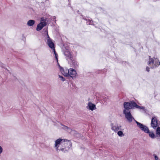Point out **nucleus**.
I'll return each instance as SVG.
<instances>
[{"label": "nucleus", "mask_w": 160, "mask_h": 160, "mask_svg": "<svg viewBox=\"0 0 160 160\" xmlns=\"http://www.w3.org/2000/svg\"><path fill=\"white\" fill-rule=\"evenodd\" d=\"M86 108L92 111H93L96 109L95 105L92 103L91 102H88Z\"/></svg>", "instance_id": "9d476101"}, {"label": "nucleus", "mask_w": 160, "mask_h": 160, "mask_svg": "<svg viewBox=\"0 0 160 160\" xmlns=\"http://www.w3.org/2000/svg\"><path fill=\"white\" fill-rule=\"evenodd\" d=\"M57 63H58V66L60 67V68H61V67L60 66L59 64V63H58V62H57Z\"/></svg>", "instance_id": "c756f323"}, {"label": "nucleus", "mask_w": 160, "mask_h": 160, "mask_svg": "<svg viewBox=\"0 0 160 160\" xmlns=\"http://www.w3.org/2000/svg\"><path fill=\"white\" fill-rule=\"evenodd\" d=\"M148 133H149V136L152 138L153 139L156 137L155 134L152 132L149 131V132Z\"/></svg>", "instance_id": "6ab92c4d"}, {"label": "nucleus", "mask_w": 160, "mask_h": 160, "mask_svg": "<svg viewBox=\"0 0 160 160\" xmlns=\"http://www.w3.org/2000/svg\"><path fill=\"white\" fill-rule=\"evenodd\" d=\"M1 67H2V68H4V65L3 64H2L1 65Z\"/></svg>", "instance_id": "cd10ccee"}, {"label": "nucleus", "mask_w": 160, "mask_h": 160, "mask_svg": "<svg viewBox=\"0 0 160 160\" xmlns=\"http://www.w3.org/2000/svg\"><path fill=\"white\" fill-rule=\"evenodd\" d=\"M69 61L71 65V67L74 68H77L78 67V64L77 62L72 58L71 59H70Z\"/></svg>", "instance_id": "f8f14e48"}, {"label": "nucleus", "mask_w": 160, "mask_h": 160, "mask_svg": "<svg viewBox=\"0 0 160 160\" xmlns=\"http://www.w3.org/2000/svg\"><path fill=\"white\" fill-rule=\"evenodd\" d=\"M60 70L64 76L66 77H68V73L69 72V69H63L62 68H61Z\"/></svg>", "instance_id": "4468645a"}, {"label": "nucleus", "mask_w": 160, "mask_h": 160, "mask_svg": "<svg viewBox=\"0 0 160 160\" xmlns=\"http://www.w3.org/2000/svg\"><path fill=\"white\" fill-rule=\"evenodd\" d=\"M68 76H70L72 78H75L77 73L76 71L73 69H69V72L68 73Z\"/></svg>", "instance_id": "ddd939ff"}, {"label": "nucleus", "mask_w": 160, "mask_h": 160, "mask_svg": "<svg viewBox=\"0 0 160 160\" xmlns=\"http://www.w3.org/2000/svg\"><path fill=\"white\" fill-rule=\"evenodd\" d=\"M52 52H53L54 53V54L55 55V58L57 60V62H58V55L57 53H56L55 50H54V51H52Z\"/></svg>", "instance_id": "412c9836"}, {"label": "nucleus", "mask_w": 160, "mask_h": 160, "mask_svg": "<svg viewBox=\"0 0 160 160\" xmlns=\"http://www.w3.org/2000/svg\"><path fill=\"white\" fill-rule=\"evenodd\" d=\"M154 155V158H155V160H158V157L157 156L155 155Z\"/></svg>", "instance_id": "a878e982"}, {"label": "nucleus", "mask_w": 160, "mask_h": 160, "mask_svg": "<svg viewBox=\"0 0 160 160\" xmlns=\"http://www.w3.org/2000/svg\"><path fill=\"white\" fill-rule=\"evenodd\" d=\"M58 76H59V78L62 81H64L65 80V78H64V77H63L62 76H60V75H59Z\"/></svg>", "instance_id": "5701e85b"}, {"label": "nucleus", "mask_w": 160, "mask_h": 160, "mask_svg": "<svg viewBox=\"0 0 160 160\" xmlns=\"http://www.w3.org/2000/svg\"><path fill=\"white\" fill-rule=\"evenodd\" d=\"M158 121L156 117H153L152 118L151 125V127L153 128H156L158 126Z\"/></svg>", "instance_id": "1a4fd4ad"}, {"label": "nucleus", "mask_w": 160, "mask_h": 160, "mask_svg": "<svg viewBox=\"0 0 160 160\" xmlns=\"http://www.w3.org/2000/svg\"><path fill=\"white\" fill-rule=\"evenodd\" d=\"M63 141V139L59 138L55 141L54 147L57 151H59V147H62V142Z\"/></svg>", "instance_id": "423d86ee"}, {"label": "nucleus", "mask_w": 160, "mask_h": 160, "mask_svg": "<svg viewBox=\"0 0 160 160\" xmlns=\"http://www.w3.org/2000/svg\"><path fill=\"white\" fill-rule=\"evenodd\" d=\"M46 37V40H49L50 39L47 33L45 35Z\"/></svg>", "instance_id": "b1692460"}, {"label": "nucleus", "mask_w": 160, "mask_h": 160, "mask_svg": "<svg viewBox=\"0 0 160 160\" xmlns=\"http://www.w3.org/2000/svg\"><path fill=\"white\" fill-rule=\"evenodd\" d=\"M47 44L52 51H54V50H55V46L52 41H47Z\"/></svg>", "instance_id": "2eb2a0df"}, {"label": "nucleus", "mask_w": 160, "mask_h": 160, "mask_svg": "<svg viewBox=\"0 0 160 160\" xmlns=\"http://www.w3.org/2000/svg\"><path fill=\"white\" fill-rule=\"evenodd\" d=\"M111 127L112 130L114 131L115 132H117L121 127V126H119L118 124H114L113 123H111Z\"/></svg>", "instance_id": "9b49d317"}, {"label": "nucleus", "mask_w": 160, "mask_h": 160, "mask_svg": "<svg viewBox=\"0 0 160 160\" xmlns=\"http://www.w3.org/2000/svg\"><path fill=\"white\" fill-rule=\"evenodd\" d=\"M123 112L125 115V118L129 122H131L133 120H134V121L136 120L131 115L130 111H128L126 110H123Z\"/></svg>", "instance_id": "39448f33"}, {"label": "nucleus", "mask_w": 160, "mask_h": 160, "mask_svg": "<svg viewBox=\"0 0 160 160\" xmlns=\"http://www.w3.org/2000/svg\"><path fill=\"white\" fill-rule=\"evenodd\" d=\"M61 125L62 126V129L66 130H67L68 132H70V131H71V133H72L73 132H74V131L71 130V129L67 126H65L62 124H61Z\"/></svg>", "instance_id": "dca6fc26"}, {"label": "nucleus", "mask_w": 160, "mask_h": 160, "mask_svg": "<svg viewBox=\"0 0 160 160\" xmlns=\"http://www.w3.org/2000/svg\"><path fill=\"white\" fill-rule=\"evenodd\" d=\"M117 134L120 137H122L124 135L123 134V132L121 131H119L118 132V131Z\"/></svg>", "instance_id": "4be33fe9"}, {"label": "nucleus", "mask_w": 160, "mask_h": 160, "mask_svg": "<svg viewBox=\"0 0 160 160\" xmlns=\"http://www.w3.org/2000/svg\"><path fill=\"white\" fill-rule=\"evenodd\" d=\"M146 70L147 72H149V68L148 67H147L146 68Z\"/></svg>", "instance_id": "bb28decb"}, {"label": "nucleus", "mask_w": 160, "mask_h": 160, "mask_svg": "<svg viewBox=\"0 0 160 160\" xmlns=\"http://www.w3.org/2000/svg\"><path fill=\"white\" fill-rule=\"evenodd\" d=\"M57 63H58V66L60 67V68H61V67L60 66L59 64V63H58V62H57Z\"/></svg>", "instance_id": "c85d7f7f"}, {"label": "nucleus", "mask_w": 160, "mask_h": 160, "mask_svg": "<svg viewBox=\"0 0 160 160\" xmlns=\"http://www.w3.org/2000/svg\"><path fill=\"white\" fill-rule=\"evenodd\" d=\"M135 105V104L134 102H125L123 104L124 108L123 110H126L127 111V110L128 111H129V109L133 108L134 105Z\"/></svg>", "instance_id": "20e7f679"}, {"label": "nucleus", "mask_w": 160, "mask_h": 160, "mask_svg": "<svg viewBox=\"0 0 160 160\" xmlns=\"http://www.w3.org/2000/svg\"><path fill=\"white\" fill-rule=\"evenodd\" d=\"M46 25V20L44 18H41V22L37 26L36 30L38 31L41 30L42 28Z\"/></svg>", "instance_id": "0eeeda50"}, {"label": "nucleus", "mask_w": 160, "mask_h": 160, "mask_svg": "<svg viewBox=\"0 0 160 160\" xmlns=\"http://www.w3.org/2000/svg\"><path fill=\"white\" fill-rule=\"evenodd\" d=\"M3 151V148L2 147L0 146V155H1V154L2 153V152Z\"/></svg>", "instance_id": "393cba45"}, {"label": "nucleus", "mask_w": 160, "mask_h": 160, "mask_svg": "<svg viewBox=\"0 0 160 160\" xmlns=\"http://www.w3.org/2000/svg\"><path fill=\"white\" fill-rule=\"evenodd\" d=\"M62 147L60 148L59 151H67L72 146V144L69 141H65V140L63 139V141L62 142Z\"/></svg>", "instance_id": "f03ea898"}, {"label": "nucleus", "mask_w": 160, "mask_h": 160, "mask_svg": "<svg viewBox=\"0 0 160 160\" xmlns=\"http://www.w3.org/2000/svg\"><path fill=\"white\" fill-rule=\"evenodd\" d=\"M156 137L159 138L160 137V127H158L156 131Z\"/></svg>", "instance_id": "a211bd4d"}, {"label": "nucleus", "mask_w": 160, "mask_h": 160, "mask_svg": "<svg viewBox=\"0 0 160 160\" xmlns=\"http://www.w3.org/2000/svg\"><path fill=\"white\" fill-rule=\"evenodd\" d=\"M160 62L157 58L155 57L151 58L149 56L148 65L150 66L151 68L153 69L157 68L160 65Z\"/></svg>", "instance_id": "f257e3e1"}, {"label": "nucleus", "mask_w": 160, "mask_h": 160, "mask_svg": "<svg viewBox=\"0 0 160 160\" xmlns=\"http://www.w3.org/2000/svg\"><path fill=\"white\" fill-rule=\"evenodd\" d=\"M135 122L137 124V126L139 127L142 131H144L145 133H148L149 132V130L148 128L146 126L140 123L136 120Z\"/></svg>", "instance_id": "7ed1b4c3"}, {"label": "nucleus", "mask_w": 160, "mask_h": 160, "mask_svg": "<svg viewBox=\"0 0 160 160\" xmlns=\"http://www.w3.org/2000/svg\"><path fill=\"white\" fill-rule=\"evenodd\" d=\"M134 103L135 104V105H134V107H136L137 108H140L142 109H144V107L139 106L137 105L135 102H134Z\"/></svg>", "instance_id": "aec40b11"}, {"label": "nucleus", "mask_w": 160, "mask_h": 160, "mask_svg": "<svg viewBox=\"0 0 160 160\" xmlns=\"http://www.w3.org/2000/svg\"><path fill=\"white\" fill-rule=\"evenodd\" d=\"M35 23V21L34 20H29L27 22V25L29 26H33Z\"/></svg>", "instance_id": "f3484780"}, {"label": "nucleus", "mask_w": 160, "mask_h": 160, "mask_svg": "<svg viewBox=\"0 0 160 160\" xmlns=\"http://www.w3.org/2000/svg\"><path fill=\"white\" fill-rule=\"evenodd\" d=\"M63 46L65 49V50H64V54L66 57L67 59V60L71 59V58H72V55L68 49V48H67L66 46H65V45H64Z\"/></svg>", "instance_id": "6e6552de"}]
</instances>
